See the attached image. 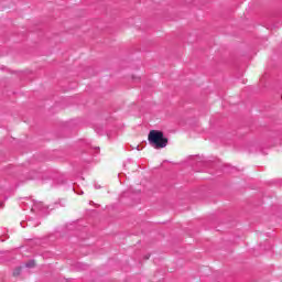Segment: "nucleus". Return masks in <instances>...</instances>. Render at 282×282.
Segmentation results:
<instances>
[{
  "instance_id": "nucleus-1",
  "label": "nucleus",
  "mask_w": 282,
  "mask_h": 282,
  "mask_svg": "<svg viewBox=\"0 0 282 282\" xmlns=\"http://www.w3.org/2000/svg\"><path fill=\"white\" fill-rule=\"evenodd\" d=\"M148 140L153 149H164L169 144V139L164 138V133L159 130H151Z\"/></svg>"
},
{
  "instance_id": "nucleus-2",
  "label": "nucleus",
  "mask_w": 282,
  "mask_h": 282,
  "mask_svg": "<svg viewBox=\"0 0 282 282\" xmlns=\"http://www.w3.org/2000/svg\"><path fill=\"white\" fill-rule=\"evenodd\" d=\"M26 268H34V261L26 263Z\"/></svg>"
}]
</instances>
